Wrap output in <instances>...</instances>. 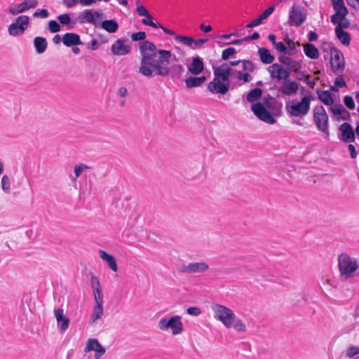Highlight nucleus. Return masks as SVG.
Segmentation results:
<instances>
[{
  "mask_svg": "<svg viewBox=\"0 0 359 359\" xmlns=\"http://www.w3.org/2000/svg\"><path fill=\"white\" fill-rule=\"evenodd\" d=\"M140 50L142 57L139 72L141 74L147 77L169 74L171 51L157 49L155 44L149 41L141 42Z\"/></svg>",
  "mask_w": 359,
  "mask_h": 359,
  "instance_id": "f257e3e1",
  "label": "nucleus"
},
{
  "mask_svg": "<svg viewBox=\"0 0 359 359\" xmlns=\"http://www.w3.org/2000/svg\"><path fill=\"white\" fill-rule=\"evenodd\" d=\"M211 310L213 312L214 318L226 328H232L238 332H245L247 330V325L245 322L236 316L230 308L218 303H214L211 305Z\"/></svg>",
  "mask_w": 359,
  "mask_h": 359,
  "instance_id": "f03ea898",
  "label": "nucleus"
},
{
  "mask_svg": "<svg viewBox=\"0 0 359 359\" xmlns=\"http://www.w3.org/2000/svg\"><path fill=\"white\" fill-rule=\"evenodd\" d=\"M232 69L227 64L222 65L214 69L213 79L208 84L207 89L212 95H224L230 87L229 76Z\"/></svg>",
  "mask_w": 359,
  "mask_h": 359,
  "instance_id": "7ed1b4c3",
  "label": "nucleus"
},
{
  "mask_svg": "<svg viewBox=\"0 0 359 359\" xmlns=\"http://www.w3.org/2000/svg\"><path fill=\"white\" fill-rule=\"evenodd\" d=\"M90 285L95 302V304L93 307V311L90 316V322L94 323L103 316V294L102 292V287L97 277L95 276L91 277Z\"/></svg>",
  "mask_w": 359,
  "mask_h": 359,
  "instance_id": "20e7f679",
  "label": "nucleus"
},
{
  "mask_svg": "<svg viewBox=\"0 0 359 359\" xmlns=\"http://www.w3.org/2000/svg\"><path fill=\"white\" fill-rule=\"evenodd\" d=\"M157 327L161 331L170 332L173 336L180 335L184 330L182 318L179 315L161 318Z\"/></svg>",
  "mask_w": 359,
  "mask_h": 359,
  "instance_id": "39448f33",
  "label": "nucleus"
},
{
  "mask_svg": "<svg viewBox=\"0 0 359 359\" xmlns=\"http://www.w3.org/2000/svg\"><path fill=\"white\" fill-rule=\"evenodd\" d=\"M313 100L311 95L304 96L300 101L292 100L285 104L287 113L294 117H304L310 110V105Z\"/></svg>",
  "mask_w": 359,
  "mask_h": 359,
  "instance_id": "423d86ee",
  "label": "nucleus"
},
{
  "mask_svg": "<svg viewBox=\"0 0 359 359\" xmlns=\"http://www.w3.org/2000/svg\"><path fill=\"white\" fill-rule=\"evenodd\" d=\"M338 265L340 275L345 279L353 277L359 268L358 259L346 253L339 256Z\"/></svg>",
  "mask_w": 359,
  "mask_h": 359,
  "instance_id": "0eeeda50",
  "label": "nucleus"
},
{
  "mask_svg": "<svg viewBox=\"0 0 359 359\" xmlns=\"http://www.w3.org/2000/svg\"><path fill=\"white\" fill-rule=\"evenodd\" d=\"M332 4L335 13L331 16V22L337 25L335 28L344 30L349 27L350 21L346 18L348 11L344 0H332Z\"/></svg>",
  "mask_w": 359,
  "mask_h": 359,
  "instance_id": "6e6552de",
  "label": "nucleus"
},
{
  "mask_svg": "<svg viewBox=\"0 0 359 359\" xmlns=\"http://www.w3.org/2000/svg\"><path fill=\"white\" fill-rule=\"evenodd\" d=\"M31 26V19L26 15L18 16L8 27V33L12 37L23 35Z\"/></svg>",
  "mask_w": 359,
  "mask_h": 359,
  "instance_id": "1a4fd4ad",
  "label": "nucleus"
},
{
  "mask_svg": "<svg viewBox=\"0 0 359 359\" xmlns=\"http://www.w3.org/2000/svg\"><path fill=\"white\" fill-rule=\"evenodd\" d=\"M313 121L319 131L326 134L329 133V116L322 105H316L313 107Z\"/></svg>",
  "mask_w": 359,
  "mask_h": 359,
  "instance_id": "9d476101",
  "label": "nucleus"
},
{
  "mask_svg": "<svg viewBox=\"0 0 359 359\" xmlns=\"http://www.w3.org/2000/svg\"><path fill=\"white\" fill-rule=\"evenodd\" d=\"M104 19V14L101 11H93L91 9H86L81 12L78 17L77 21L80 24L89 23L97 27L100 20Z\"/></svg>",
  "mask_w": 359,
  "mask_h": 359,
  "instance_id": "9b49d317",
  "label": "nucleus"
},
{
  "mask_svg": "<svg viewBox=\"0 0 359 359\" xmlns=\"http://www.w3.org/2000/svg\"><path fill=\"white\" fill-rule=\"evenodd\" d=\"M306 19L305 9L299 6L293 5L289 12L288 25L290 26L299 27Z\"/></svg>",
  "mask_w": 359,
  "mask_h": 359,
  "instance_id": "f8f14e48",
  "label": "nucleus"
},
{
  "mask_svg": "<svg viewBox=\"0 0 359 359\" xmlns=\"http://www.w3.org/2000/svg\"><path fill=\"white\" fill-rule=\"evenodd\" d=\"M266 107L267 103L258 102L252 104L251 109L254 114L262 121L269 124H273L276 123V119L268 112Z\"/></svg>",
  "mask_w": 359,
  "mask_h": 359,
  "instance_id": "ddd939ff",
  "label": "nucleus"
},
{
  "mask_svg": "<svg viewBox=\"0 0 359 359\" xmlns=\"http://www.w3.org/2000/svg\"><path fill=\"white\" fill-rule=\"evenodd\" d=\"M267 72L272 81H285L290 76V71L280 63H273L267 67Z\"/></svg>",
  "mask_w": 359,
  "mask_h": 359,
  "instance_id": "4468645a",
  "label": "nucleus"
},
{
  "mask_svg": "<svg viewBox=\"0 0 359 359\" xmlns=\"http://www.w3.org/2000/svg\"><path fill=\"white\" fill-rule=\"evenodd\" d=\"M132 46L128 39L119 38L114 41L111 46V52L115 56H123L131 52Z\"/></svg>",
  "mask_w": 359,
  "mask_h": 359,
  "instance_id": "2eb2a0df",
  "label": "nucleus"
},
{
  "mask_svg": "<svg viewBox=\"0 0 359 359\" xmlns=\"http://www.w3.org/2000/svg\"><path fill=\"white\" fill-rule=\"evenodd\" d=\"M209 269V265L205 262H190L180 266L182 273L188 274L203 273Z\"/></svg>",
  "mask_w": 359,
  "mask_h": 359,
  "instance_id": "dca6fc26",
  "label": "nucleus"
},
{
  "mask_svg": "<svg viewBox=\"0 0 359 359\" xmlns=\"http://www.w3.org/2000/svg\"><path fill=\"white\" fill-rule=\"evenodd\" d=\"M273 47L278 52L289 56L294 55L297 52L295 43L288 36L285 37L283 41L277 42Z\"/></svg>",
  "mask_w": 359,
  "mask_h": 359,
  "instance_id": "f3484780",
  "label": "nucleus"
},
{
  "mask_svg": "<svg viewBox=\"0 0 359 359\" xmlns=\"http://www.w3.org/2000/svg\"><path fill=\"white\" fill-rule=\"evenodd\" d=\"M39 4L38 0H23L19 4H16L8 8V12L13 15H17L23 13L30 9L36 8Z\"/></svg>",
  "mask_w": 359,
  "mask_h": 359,
  "instance_id": "a211bd4d",
  "label": "nucleus"
},
{
  "mask_svg": "<svg viewBox=\"0 0 359 359\" xmlns=\"http://www.w3.org/2000/svg\"><path fill=\"white\" fill-rule=\"evenodd\" d=\"M331 67L334 72H341L344 69L345 62L343 53L338 49L331 50Z\"/></svg>",
  "mask_w": 359,
  "mask_h": 359,
  "instance_id": "6ab92c4d",
  "label": "nucleus"
},
{
  "mask_svg": "<svg viewBox=\"0 0 359 359\" xmlns=\"http://www.w3.org/2000/svg\"><path fill=\"white\" fill-rule=\"evenodd\" d=\"M328 109L337 121H348L351 118V114L339 101Z\"/></svg>",
  "mask_w": 359,
  "mask_h": 359,
  "instance_id": "aec40b11",
  "label": "nucleus"
},
{
  "mask_svg": "<svg viewBox=\"0 0 359 359\" xmlns=\"http://www.w3.org/2000/svg\"><path fill=\"white\" fill-rule=\"evenodd\" d=\"M95 351V359H100L105 353V348L96 339H88L86 344L85 351Z\"/></svg>",
  "mask_w": 359,
  "mask_h": 359,
  "instance_id": "412c9836",
  "label": "nucleus"
},
{
  "mask_svg": "<svg viewBox=\"0 0 359 359\" xmlns=\"http://www.w3.org/2000/svg\"><path fill=\"white\" fill-rule=\"evenodd\" d=\"M187 67L189 73L194 76H198L203 72L205 65L201 57L196 56L191 58V62L187 65Z\"/></svg>",
  "mask_w": 359,
  "mask_h": 359,
  "instance_id": "4be33fe9",
  "label": "nucleus"
},
{
  "mask_svg": "<svg viewBox=\"0 0 359 359\" xmlns=\"http://www.w3.org/2000/svg\"><path fill=\"white\" fill-rule=\"evenodd\" d=\"M339 139L345 142H353L355 141V133L352 126L348 123H342L339 128Z\"/></svg>",
  "mask_w": 359,
  "mask_h": 359,
  "instance_id": "5701e85b",
  "label": "nucleus"
},
{
  "mask_svg": "<svg viewBox=\"0 0 359 359\" xmlns=\"http://www.w3.org/2000/svg\"><path fill=\"white\" fill-rule=\"evenodd\" d=\"M279 61L283 65L287 66L286 69L290 71V74L292 72L299 74L302 68V62L301 60H295L290 57H280Z\"/></svg>",
  "mask_w": 359,
  "mask_h": 359,
  "instance_id": "b1692460",
  "label": "nucleus"
},
{
  "mask_svg": "<svg viewBox=\"0 0 359 359\" xmlns=\"http://www.w3.org/2000/svg\"><path fill=\"white\" fill-rule=\"evenodd\" d=\"M54 315L56 318L57 327L60 332H65L69 325V319L64 313V310L62 309H55L54 310Z\"/></svg>",
  "mask_w": 359,
  "mask_h": 359,
  "instance_id": "393cba45",
  "label": "nucleus"
},
{
  "mask_svg": "<svg viewBox=\"0 0 359 359\" xmlns=\"http://www.w3.org/2000/svg\"><path fill=\"white\" fill-rule=\"evenodd\" d=\"M317 95L319 100L327 106L328 108H331L337 102H339V100L334 98L329 90H318Z\"/></svg>",
  "mask_w": 359,
  "mask_h": 359,
  "instance_id": "a878e982",
  "label": "nucleus"
},
{
  "mask_svg": "<svg viewBox=\"0 0 359 359\" xmlns=\"http://www.w3.org/2000/svg\"><path fill=\"white\" fill-rule=\"evenodd\" d=\"M299 89V85L295 81L286 80L284 81L280 91L283 95H291L297 93Z\"/></svg>",
  "mask_w": 359,
  "mask_h": 359,
  "instance_id": "bb28decb",
  "label": "nucleus"
},
{
  "mask_svg": "<svg viewBox=\"0 0 359 359\" xmlns=\"http://www.w3.org/2000/svg\"><path fill=\"white\" fill-rule=\"evenodd\" d=\"M97 27L102 28L109 34H114L118 31V24L114 20H100Z\"/></svg>",
  "mask_w": 359,
  "mask_h": 359,
  "instance_id": "cd10ccee",
  "label": "nucleus"
},
{
  "mask_svg": "<svg viewBox=\"0 0 359 359\" xmlns=\"http://www.w3.org/2000/svg\"><path fill=\"white\" fill-rule=\"evenodd\" d=\"M63 43L68 47L81 44L80 36L76 33H66L62 36Z\"/></svg>",
  "mask_w": 359,
  "mask_h": 359,
  "instance_id": "c85d7f7f",
  "label": "nucleus"
},
{
  "mask_svg": "<svg viewBox=\"0 0 359 359\" xmlns=\"http://www.w3.org/2000/svg\"><path fill=\"white\" fill-rule=\"evenodd\" d=\"M258 55L261 62L265 65H272L275 57L271 53L270 50L266 48L260 47L258 48Z\"/></svg>",
  "mask_w": 359,
  "mask_h": 359,
  "instance_id": "c756f323",
  "label": "nucleus"
},
{
  "mask_svg": "<svg viewBox=\"0 0 359 359\" xmlns=\"http://www.w3.org/2000/svg\"><path fill=\"white\" fill-rule=\"evenodd\" d=\"M207 80L206 76H192L185 79V85L187 88H197L201 86Z\"/></svg>",
  "mask_w": 359,
  "mask_h": 359,
  "instance_id": "7c9ffc66",
  "label": "nucleus"
},
{
  "mask_svg": "<svg viewBox=\"0 0 359 359\" xmlns=\"http://www.w3.org/2000/svg\"><path fill=\"white\" fill-rule=\"evenodd\" d=\"M100 257L102 258V260L107 262L109 267L114 272H116L118 270V266L116 264V259L114 257L104 252V250H100L99 252Z\"/></svg>",
  "mask_w": 359,
  "mask_h": 359,
  "instance_id": "2f4dec72",
  "label": "nucleus"
},
{
  "mask_svg": "<svg viewBox=\"0 0 359 359\" xmlns=\"http://www.w3.org/2000/svg\"><path fill=\"white\" fill-rule=\"evenodd\" d=\"M304 54L311 59H318L320 56L318 49L312 43H306L304 45Z\"/></svg>",
  "mask_w": 359,
  "mask_h": 359,
  "instance_id": "473e14b6",
  "label": "nucleus"
},
{
  "mask_svg": "<svg viewBox=\"0 0 359 359\" xmlns=\"http://www.w3.org/2000/svg\"><path fill=\"white\" fill-rule=\"evenodd\" d=\"M334 33L336 37L342 45L345 46H348L350 45L351 36L348 32H345L344 30H341L339 28H335Z\"/></svg>",
  "mask_w": 359,
  "mask_h": 359,
  "instance_id": "72a5a7b5",
  "label": "nucleus"
},
{
  "mask_svg": "<svg viewBox=\"0 0 359 359\" xmlns=\"http://www.w3.org/2000/svg\"><path fill=\"white\" fill-rule=\"evenodd\" d=\"M34 46L36 48V51L39 54L44 53L47 48L48 43L45 38L41 36H36L34 39Z\"/></svg>",
  "mask_w": 359,
  "mask_h": 359,
  "instance_id": "f704fd0d",
  "label": "nucleus"
},
{
  "mask_svg": "<svg viewBox=\"0 0 359 359\" xmlns=\"http://www.w3.org/2000/svg\"><path fill=\"white\" fill-rule=\"evenodd\" d=\"M57 20L62 25H67L68 29L73 28L76 24L75 22H72L70 15L67 13L58 15Z\"/></svg>",
  "mask_w": 359,
  "mask_h": 359,
  "instance_id": "c9c22d12",
  "label": "nucleus"
},
{
  "mask_svg": "<svg viewBox=\"0 0 359 359\" xmlns=\"http://www.w3.org/2000/svg\"><path fill=\"white\" fill-rule=\"evenodd\" d=\"M175 40L180 43L193 49L194 38L191 36L175 35Z\"/></svg>",
  "mask_w": 359,
  "mask_h": 359,
  "instance_id": "e433bc0d",
  "label": "nucleus"
},
{
  "mask_svg": "<svg viewBox=\"0 0 359 359\" xmlns=\"http://www.w3.org/2000/svg\"><path fill=\"white\" fill-rule=\"evenodd\" d=\"M262 90L259 88H255L250 90L247 95V100L250 102L257 101L262 96Z\"/></svg>",
  "mask_w": 359,
  "mask_h": 359,
  "instance_id": "4c0bfd02",
  "label": "nucleus"
},
{
  "mask_svg": "<svg viewBox=\"0 0 359 359\" xmlns=\"http://www.w3.org/2000/svg\"><path fill=\"white\" fill-rule=\"evenodd\" d=\"M1 189L5 193H9L11 191V181L7 175H4L1 181Z\"/></svg>",
  "mask_w": 359,
  "mask_h": 359,
  "instance_id": "58836bf2",
  "label": "nucleus"
},
{
  "mask_svg": "<svg viewBox=\"0 0 359 359\" xmlns=\"http://www.w3.org/2000/svg\"><path fill=\"white\" fill-rule=\"evenodd\" d=\"M89 168H90L88 165L83 164V163L76 165L74 167V170L75 176L74 177H72V180H74V181L76 180V179L81 175V174L85 170H87Z\"/></svg>",
  "mask_w": 359,
  "mask_h": 359,
  "instance_id": "ea45409f",
  "label": "nucleus"
},
{
  "mask_svg": "<svg viewBox=\"0 0 359 359\" xmlns=\"http://www.w3.org/2000/svg\"><path fill=\"white\" fill-rule=\"evenodd\" d=\"M343 102L346 107L349 110H353L355 108V103L352 96L345 95L343 98Z\"/></svg>",
  "mask_w": 359,
  "mask_h": 359,
  "instance_id": "a19ab883",
  "label": "nucleus"
},
{
  "mask_svg": "<svg viewBox=\"0 0 359 359\" xmlns=\"http://www.w3.org/2000/svg\"><path fill=\"white\" fill-rule=\"evenodd\" d=\"M359 354V347L357 346H350L345 351V355L347 358H351L355 355Z\"/></svg>",
  "mask_w": 359,
  "mask_h": 359,
  "instance_id": "79ce46f5",
  "label": "nucleus"
},
{
  "mask_svg": "<svg viewBox=\"0 0 359 359\" xmlns=\"http://www.w3.org/2000/svg\"><path fill=\"white\" fill-rule=\"evenodd\" d=\"M144 17H145V18L142 19V22L144 25L151 26L154 28H158V26H160V24L155 23L153 22V18L149 13V15H147Z\"/></svg>",
  "mask_w": 359,
  "mask_h": 359,
  "instance_id": "37998d69",
  "label": "nucleus"
},
{
  "mask_svg": "<svg viewBox=\"0 0 359 359\" xmlns=\"http://www.w3.org/2000/svg\"><path fill=\"white\" fill-rule=\"evenodd\" d=\"M48 29L51 33H56L61 30V26L57 21L50 20L48 22Z\"/></svg>",
  "mask_w": 359,
  "mask_h": 359,
  "instance_id": "c03bdc74",
  "label": "nucleus"
},
{
  "mask_svg": "<svg viewBox=\"0 0 359 359\" xmlns=\"http://www.w3.org/2000/svg\"><path fill=\"white\" fill-rule=\"evenodd\" d=\"M241 62L243 65V70L248 71L250 72H252L255 71V65L253 64L252 62H251L250 60H242Z\"/></svg>",
  "mask_w": 359,
  "mask_h": 359,
  "instance_id": "a18cd8bd",
  "label": "nucleus"
},
{
  "mask_svg": "<svg viewBox=\"0 0 359 359\" xmlns=\"http://www.w3.org/2000/svg\"><path fill=\"white\" fill-rule=\"evenodd\" d=\"M237 78L245 83L250 82L252 79V76L250 74L248 73H243L242 72H238L237 73Z\"/></svg>",
  "mask_w": 359,
  "mask_h": 359,
  "instance_id": "49530a36",
  "label": "nucleus"
},
{
  "mask_svg": "<svg viewBox=\"0 0 359 359\" xmlns=\"http://www.w3.org/2000/svg\"><path fill=\"white\" fill-rule=\"evenodd\" d=\"M146 36H147V35L144 32H138L133 33L131 35V39L134 41H137L144 40Z\"/></svg>",
  "mask_w": 359,
  "mask_h": 359,
  "instance_id": "de8ad7c7",
  "label": "nucleus"
},
{
  "mask_svg": "<svg viewBox=\"0 0 359 359\" xmlns=\"http://www.w3.org/2000/svg\"><path fill=\"white\" fill-rule=\"evenodd\" d=\"M236 53V50L233 48H228L224 49L222 53V57L223 60H227L230 56L233 55Z\"/></svg>",
  "mask_w": 359,
  "mask_h": 359,
  "instance_id": "09e8293b",
  "label": "nucleus"
},
{
  "mask_svg": "<svg viewBox=\"0 0 359 359\" xmlns=\"http://www.w3.org/2000/svg\"><path fill=\"white\" fill-rule=\"evenodd\" d=\"M49 13L46 9H39L33 13L35 18H46L48 17Z\"/></svg>",
  "mask_w": 359,
  "mask_h": 359,
  "instance_id": "8fccbe9b",
  "label": "nucleus"
},
{
  "mask_svg": "<svg viewBox=\"0 0 359 359\" xmlns=\"http://www.w3.org/2000/svg\"><path fill=\"white\" fill-rule=\"evenodd\" d=\"M208 41V39H199L195 40L194 39L193 49L201 48Z\"/></svg>",
  "mask_w": 359,
  "mask_h": 359,
  "instance_id": "3c124183",
  "label": "nucleus"
},
{
  "mask_svg": "<svg viewBox=\"0 0 359 359\" xmlns=\"http://www.w3.org/2000/svg\"><path fill=\"white\" fill-rule=\"evenodd\" d=\"M187 313L193 316H198L201 313V310L197 306H191L187 309Z\"/></svg>",
  "mask_w": 359,
  "mask_h": 359,
  "instance_id": "603ef678",
  "label": "nucleus"
},
{
  "mask_svg": "<svg viewBox=\"0 0 359 359\" xmlns=\"http://www.w3.org/2000/svg\"><path fill=\"white\" fill-rule=\"evenodd\" d=\"M274 11V6H271L269 7L267 9H266L260 15L259 18L263 21L264 20L266 19Z\"/></svg>",
  "mask_w": 359,
  "mask_h": 359,
  "instance_id": "864d4df0",
  "label": "nucleus"
},
{
  "mask_svg": "<svg viewBox=\"0 0 359 359\" xmlns=\"http://www.w3.org/2000/svg\"><path fill=\"white\" fill-rule=\"evenodd\" d=\"M339 88H343L346 86V82L342 76H338L334 82Z\"/></svg>",
  "mask_w": 359,
  "mask_h": 359,
  "instance_id": "5fc2aeb1",
  "label": "nucleus"
},
{
  "mask_svg": "<svg viewBox=\"0 0 359 359\" xmlns=\"http://www.w3.org/2000/svg\"><path fill=\"white\" fill-rule=\"evenodd\" d=\"M136 11L140 16H145L147 15H149V11L145 8L144 6L140 5L138 6L136 8Z\"/></svg>",
  "mask_w": 359,
  "mask_h": 359,
  "instance_id": "6e6d98bb",
  "label": "nucleus"
},
{
  "mask_svg": "<svg viewBox=\"0 0 359 359\" xmlns=\"http://www.w3.org/2000/svg\"><path fill=\"white\" fill-rule=\"evenodd\" d=\"M128 95V90L126 87H120L117 90V96L119 97H126Z\"/></svg>",
  "mask_w": 359,
  "mask_h": 359,
  "instance_id": "4d7b16f0",
  "label": "nucleus"
},
{
  "mask_svg": "<svg viewBox=\"0 0 359 359\" xmlns=\"http://www.w3.org/2000/svg\"><path fill=\"white\" fill-rule=\"evenodd\" d=\"M262 23V19L259 17L257 19L252 20L250 23L247 25V27L252 28L256 26H258Z\"/></svg>",
  "mask_w": 359,
  "mask_h": 359,
  "instance_id": "13d9d810",
  "label": "nucleus"
},
{
  "mask_svg": "<svg viewBox=\"0 0 359 359\" xmlns=\"http://www.w3.org/2000/svg\"><path fill=\"white\" fill-rule=\"evenodd\" d=\"M79 2V0H64L63 4L67 7V8H72L78 4Z\"/></svg>",
  "mask_w": 359,
  "mask_h": 359,
  "instance_id": "bf43d9fd",
  "label": "nucleus"
},
{
  "mask_svg": "<svg viewBox=\"0 0 359 359\" xmlns=\"http://www.w3.org/2000/svg\"><path fill=\"white\" fill-rule=\"evenodd\" d=\"M295 74L297 76V79L299 80L306 81V80H309V79L308 75H306L304 72H302V69L300 70V72H299V74Z\"/></svg>",
  "mask_w": 359,
  "mask_h": 359,
  "instance_id": "052dcab7",
  "label": "nucleus"
},
{
  "mask_svg": "<svg viewBox=\"0 0 359 359\" xmlns=\"http://www.w3.org/2000/svg\"><path fill=\"white\" fill-rule=\"evenodd\" d=\"M348 151L351 153V158H355L357 156V154H358L356 151H355V147L353 144H350L348 146Z\"/></svg>",
  "mask_w": 359,
  "mask_h": 359,
  "instance_id": "680f3d73",
  "label": "nucleus"
},
{
  "mask_svg": "<svg viewBox=\"0 0 359 359\" xmlns=\"http://www.w3.org/2000/svg\"><path fill=\"white\" fill-rule=\"evenodd\" d=\"M99 48L98 42L97 40L93 39L90 41L89 48L92 50H95Z\"/></svg>",
  "mask_w": 359,
  "mask_h": 359,
  "instance_id": "e2e57ef3",
  "label": "nucleus"
},
{
  "mask_svg": "<svg viewBox=\"0 0 359 359\" xmlns=\"http://www.w3.org/2000/svg\"><path fill=\"white\" fill-rule=\"evenodd\" d=\"M158 28H161L162 29V30L167 34L168 35H171V36H174L175 37V32L172 30H170L163 26H162L161 25H160V26H158Z\"/></svg>",
  "mask_w": 359,
  "mask_h": 359,
  "instance_id": "0e129e2a",
  "label": "nucleus"
},
{
  "mask_svg": "<svg viewBox=\"0 0 359 359\" xmlns=\"http://www.w3.org/2000/svg\"><path fill=\"white\" fill-rule=\"evenodd\" d=\"M352 316L355 319L359 318V303L354 307Z\"/></svg>",
  "mask_w": 359,
  "mask_h": 359,
  "instance_id": "69168bd1",
  "label": "nucleus"
},
{
  "mask_svg": "<svg viewBox=\"0 0 359 359\" xmlns=\"http://www.w3.org/2000/svg\"><path fill=\"white\" fill-rule=\"evenodd\" d=\"M200 29L205 33L210 32L212 30V27L210 25H205L204 24H201L200 25Z\"/></svg>",
  "mask_w": 359,
  "mask_h": 359,
  "instance_id": "338daca9",
  "label": "nucleus"
},
{
  "mask_svg": "<svg viewBox=\"0 0 359 359\" xmlns=\"http://www.w3.org/2000/svg\"><path fill=\"white\" fill-rule=\"evenodd\" d=\"M308 38L310 41H314L317 40L318 36L316 32H310L308 34Z\"/></svg>",
  "mask_w": 359,
  "mask_h": 359,
  "instance_id": "774afa93",
  "label": "nucleus"
}]
</instances>
